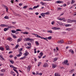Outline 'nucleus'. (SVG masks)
<instances>
[{"instance_id": "f257e3e1", "label": "nucleus", "mask_w": 76, "mask_h": 76, "mask_svg": "<svg viewBox=\"0 0 76 76\" xmlns=\"http://www.w3.org/2000/svg\"><path fill=\"white\" fill-rule=\"evenodd\" d=\"M2 7H4V8H5V9H6V10H7V12H8V11H7V10H8V9L7 7V6H6V5L4 4L2 5Z\"/></svg>"}, {"instance_id": "f03ea898", "label": "nucleus", "mask_w": 76, "mask_h": 76, "mask_svg": "<svg viewBox=\"0 0 76 76\" xmlns=\"http://www.w3.org/2000/svg\"><path fill=\"white\" fill-rule=\"evenodd\" d=\"M67 63H69L68 60H66V61H64V62L62 63V64H63V65H65V64H66Z\"/></svg>"}, {"instance_id": "7ed1b4c3", "label": "nucleus", "mask_w": 76, "mask_h": 76, "mask_svg": "<svg viewBox=\"0 0 76 76\" xmlns=\"http://www.w3.org/2000/svg\"><path fill=\"white\" fill-rule=\"evenodd\" d=\"M76 22V20H69L68 21V22H69V23H72V22Z\"/></svg>"}, {"instance_id": "20e7f679", "label": "nucleus", "mask_w": 76, "mask_h": 76, "mask_svg": "<svg viewBox=\"0 0 76 76\" xmlns=\"http://www.w3.org/2000/svg\"><path fill=\"white\" fill-rule=\"evenodd\" d=\"M58 43V44H62L63 43V42H64V41H63V40H61L59 41H58V42H57Z\"/></svg>"}, {"instance_id": "39448f33", "label": "nucleus", "mask_w": 76, "mask_h": 76, "mask_svg": "<svg viewBox=\"0 0 76 76\" xmlns=\"http://www.w3.org/2000/svg\"><path fill=\"white\" fill-rule=\"evenodd\" d=\"M52 67L53 69H54V68H56L57 67V65L54 64H52Z\"/></svg>"}, {"instance_id": "423d86ee", "label": "nucleus", "mask_w": 76, "mask_h": 76, "mask_svg": "<svg viewBox=\"0 0 76 76\" xmlns=\"http://www.w3.org/2000/svg\"><path fill=\"white\" fill-rule=\"evenodd\" d=\"M69 52L71 53L72 54H74V51L70 49L69 50Z\"/></svg>"}, {"instance_id": "0eeeda50", "label": "nucleus", "mask_w": 76, "mask_h": 76, "mask_svg": "<svg viewBox=\"0 0 76 76\" xmlns=\"http://www.w3.org/2000/svg\"><path fill=\"white\" fill-rule=\"evenodd\" d=\"M31 67L29 65L27 68V71L28 72H29V71H30V70L31 69Z\"/></svg>"}, {"instance_id": "6e6552de", "label": "nucleus", "mask_w": 76, "mask_h": 76, "mask_svg": "<svg viewBox=\"0 0 76 76\" xmlns=\"http://www.w3.org/2000/svg\"><path fill=\"white\" fill-rule=\"evenodd\" d=\"M28 54H29V53H28V51H27V50H26L25 53H24L25 56H28Z\"/></svg>"}, {"instance_id": "1a4fd4ad", "label": "nucleus", "mask_w": 76, "mask_h": 76, "mask_svg": "<svg viewBox=\"0 0 76 76\" xmlns=\"http://www.w3.org/2000/svg\"><path fill=\"white\" fill-rule=\"evenodd\" d=\"M63 2L62 1H56V3H63Z\"/></svg>"}, {"instance_id": "9d476101", "label": "nucleus", "mask_w": 76, "mask_h": 76, "mask_svg": "<svg viewBox=\"0 0 76 76\" xmlns=\"http://www.w3.org/2000/svg\"><path fill=\"white\" fill-rule=\"evenodd\" d=\"M35 36L36 37H37V38H42V37L39 36V35L36 34L35 35Z\"/></svg>"}, {"instance_id": "9b49d317", "label": "nucleus", "mask_w": 76, "mask_h": 76, "mask_svg": "<svg viewBox=\"0 0 76 76\" xmlns=\"http://www.w3.org/2000/svg\"><path fill=\"white\" fill-rule=\"evenodd\" d=\"M43 67H48V65H47V63H45L44 65H43Z\"/></svg>"}, {"instance_id": "f8f14e48", "label": "nucleus", "mask_w": 76, "mask_h": 76, "mask_svg": "<svg viewBox=\"0 0 76 76\" xmlns=\"http://www.w3.org/2000/svg\"><path fill=\"white\" fill-rule=\"evenodd\" d=\"M0 60H4V58H3L2 56H0Z\"/></svg>"}, {"instance_id": "ddd939ff", "label": "nucleus", "mask_w": 76, "mask_h": 76, "mask_svg": "<svg viewBox=\"0 0 76 76\" xmlns=\"http://www.w3.org/2000/svg\"><path fill=\"white\" fill-rule=\"evenodd\" d=\"M55 76H60V75L58 73H56L55 74Z\"/></svg>"}, {"instance_id": "4468645a", "label": "nucleus", "mask_w": 76, "mask_h": 76, "mask_svg": "<svg viewBox=\"0 0 76 76\" xmlns=\"http://www.w3.org/2000/svg\"><path fill=\"white\" fill-rule=\"evenodd\" d=\"M19 53H20L17 56V57H20V56H21V55H22V52H19Z\"/></svg>"}, {"instance_id": "2eb2a0df", "label": "nucleus", "mask_w": 76, "mask_h": 76, "mask_svg": "<svg viewBox=\"0 0 76 76\" xmlns=\"http://www.w3.org/2000/svg\"><path fill=\"white\" fill-rule=\"evenodd\" d=\"M57 22L60 25H63V23H62L58 21H57Z\"/></svg>"}, {"instance_id": "dca6fc26", "label": "nucleus", "mask_w": 76, "mask_h": 76, "mask_svg": "<svg viewBox=\"0 0 76 76\" xmlns=\"http://www.w3.org/2000/svg\"><path fill=\"white\" fill-rule=\"evenodd\" d=\"M74 71H75V70L74 69H72L70 70V72L71 73H72L73 72H74Z\"/></svg>"}, {"instance_id": "f3484780", "label": "nucleus", "mask_w": 76, "mask_h": 76, "mask_svg": "<svg viewBox=\"0 0 76 76\" xmlns=\"http://www.w3.org/2000/svg\"><path fill=\"white\" fill-rule=\"evenodd\" d=\"M21 33L22 34H26V35H28V32H21Z\"/></svg>"}, {"instance_id": "a211bd4d", "label": "nucleus", "mask_w": 76, "mask_h": 76, "mask_svg": "<svg viewBox=\"0 0 76 76\" xmlns=\"http://www.w3.org/2000/svg\"><path fill=\"white\" fill-rule=\"evenodd\" d=\"M9 30V28H5L4 29V31H7V30Z\"/></svg>"}, {"instance_id": "6ab92c4d", "label": "nucleus", "mask_w": 76, "mask_h": 76, "mask_svg": "<svg viewBox=\"0 0 76 76\" xmlns=\"http://www.w3.org/2000/svg\"><path fill=\"white\" fill-rule=\"evenodd\" d=\"M45 13H42L41 14V16H42V17H45Z\"/></svg>"}, {"instance_id": "aec40b11", "label": "nucleus", "mask_w": 76, "mask_h": 76, "mask_svg": "<svg viewBox=\"0 0 76 76\" xmlns=\"http://www.w3.org/2000/svg\"><path fill=\"white\" fill-rule=\"evenodd\" d=\"M1 72H2V73H4L5 72V70L2 69H1Z\"/></svg>"}, {"instance_id": "412c9836", "label": "nucleus", "mask_w": 76, "mask_h": 76, "mask_svg": "<svg viewBox=\"0 0 76 76\" xmlns=\"http://www.w3.org/2000/svg\"><path fill=\"white\" fill-rule=\"evenodd\" d=\"M39 7V5H37L36 6H34L33 7V9H36V8H37V7Z\"/></svg>"}, {"instance_id": "4be33fe9", "label": "nucleus", "mask_w": 76, "mask_h": 76, "mask_svg": "<svg viewBox=\"0 0 76 76\" xmlns=\"http://www.w3.org/2000/svg\"><path fill=\"white\" fill-rule=\"evenodd\" d=\"M7 40H9L10 41H12V39L11 38H7Z\"/></svg>"}, {"instance_id": "5701e85b", "label": "nucleus", "mask_w": 76, "mask_h": 76, "mask_svg": "<svg viewBox=\"0 0 76 76\" xmlns=\"http://www.w3.org/2000/svg\"><path fill=\"white\" fill-rule=\"evenodd\" d=\"M41 39H45V40H46L47 41H48V40H47V38H44L43 37H42L41 38Z\"/></svg>"}, {"instance_id": "b1692460", "label": "nucleus", "mask_w": 76, "mask_h": 76, "mask_svg": "<svg viewBox=\"0 0 76 76\" xmlns=\"http://www.w3.org/2000/svg\"><path fill=\"white\" fill-rule=\"evenodd\" d=\"M0 50H1V51H3V50H4V48L2 47H0Z\"/></svg>"}, {"instance_id": "393cba45", "label": "nucleus", "mask_w": 76, "mask_h": 76, "mask_svg": "<svg viewBox=\"0 0 76 76\" xmlns=\"http://www.w3.org/2000/svg\"><path fill=\"white\" fill-rule=\"evenodd\" d=\"M11 32L12 33H16V31H15V30H12L11 31Z\"/></svg>"}, {"instance_id": "a878e982", "label": "nucleus", "mask_w": 76, "mask_h": 76, "mask_svg": "<svg viewBox=\"0 0 76 76\" xmlns=\"http://www.w3.org/2000/svg\"><path fill=\"white\" fill-rule=\"evenodd\" d=\"M36 45L37 46H38L39 45V43H38V41H36L35 42Z\"/></svg>"}, {"instance_id": "bb28decb", "label": "nucleus", "mask_w": 76, "mask_h": 76, "mask_svg": "<svg viewBox=\"0 0 76 76\" xmlns=\"http://www.w3.org/2000/svg\"><path fill=\"white\" fill-rule=\"evenodd\" d=\"M4 19H9V17L7 16H5L4 18Z\"/></svg>"}, {"instance_id": "cd10ccee", "label": "nucleus", "mask_w": 76, "mask_h": 76, "mask_svg": "<svg viewBox=\"0 0 76 76\" xmlns=\"http://www.w3.org/2000/svg\"><path fill=\"white\" fill-rule=\"evenodd\" d=\"M39 55H40V57H42V55H43V53L42 52H41L39 54Z\"/></svg>"}, {"instance_id": "c85d7f7f", "label": "nucleus", "mask_w": 76, "mask_h": 76, "mask_svg": "<svg viewBox=\"0 0 76 76\" xmlns=\"http://www.w3.org/2000/svg\"><path fill=\"white\" fill-rule=\"evenodd\" d=\"M52 29H54V30H57V28L55 27H52Z\"/></svg>"}, {"instance_id": "c756f323", "label": "nucleus", "mask_w": 76, "mask_h": 76, "mask_svg": "<svg viewBox=\"0 0 76 76\" xmlns=\"http://www.w3.org/2000/svg\"><path fill=\"white\" fill-rule=\"evenodd\" d=\"M57 60V58H54L53 59V62H54V61H56Z\"/></svg>"}, {"instance_id": "7c9ffc66", "label": "nucleus", "mask_w": 76, "mask_h": 76, "mask_svg": "<svg viewBox=\"0 0 76 76\" xmlns=\"http://www.w3.org/2000/svg\"><path fill=\"white\" fill-rule=\"evenodd\" d=\"M26 58V57L25 56H24L23 57L21 58L20 59V60H22V59H24V58Z\"/></svg>"}, {"instance_id": "2f4dec72", "label": "nucleus", "mask_w": 76, "mask_h": 76, "mask_svg": "<svg viewBox=\"0 0 76 76\" xmlns=\"http://www.w3.org/2000/svg\"><path fill=\"white\" fill-rule=\"evenodd\" d=\"M17 16H18V17H21V15L19 14H17Z\"/></svg>"}, {"instance_id": "473e14b6", "label": "nucleus", "mask_w": 76, "mask_h": 76, "mask_svg": "<svg viewBox=\"0 0 76 76\" xmlns=\"http://www.w3.org/2000/svg\"><path fill=\"white\" fill-rule=\"evenodd\" d=\"M10 62L12 64H13V63H14V61H10Z\"/></svg>"}, {"instance_id": "72a5a7b5", "label": "nucleus", "mask_w": 76, "mask_h": 76, "mask_svg": "<svg viewBox=\"0 0 76 76\" xmlns=\"http://www.w3.org/2000/svg\"><path fill=\"white\" fill-rule=\"evenodd\" d=\"M18 47H19V45H17L15 47V48L16 49L17 48H18Z\"/></svg>"}, {"instance_id": "f704fd0d", "label": "nucleus", "mask_w": 76, "mask_h": 76, "mask_svg": "<svg viewBox=\"0 0 76 76\" xmlns=\"http://www.w3.org/2000/svg\"><path fill=\"white\" fill-rule=\"evenodd\" d=\"M75 2V1L74 0H72L71 2V4H73V3H74Z\"/></svg>"}, {"instance_id": "c9c22d12", "label": "nucleus", "mask_w": 76, "mask_h": 76, "mask_svg": "<svg viewBox=\"0 0 76 76\" xmlns=\"http://www.w3.org/2000/svg\"><path fill=\"white\" fill-rule=\"evenodd\" d=\"M51 38H52L51 36H50L48 37V39H51Z\"/></svg>"}, {"instance_id": "e433bc0d", "label": "nucleus", "mask_w": 76, "mask_h": 76, "mask_svg": "<svg viewBox=\"0 0 76 76\" xmlns=\"http://www.w3.org/2000/svg\"><path fill=\"white\" fill-rule=\"evenodd\" d=\"M26 8H27V6H25L23 7V9H26Z\"/></svg>"}, {"instance_id": "4c0bfd02", "label": "nucleus", "mask_w": 76, "mask_h": 76, "mask_svg": "<svg viewBox=\"0 0 76 76\" xmlns=\"http://www.w3.org/2000/svg\"><path fill=\"white\" fill-rule=\"evenodd\" d=\"M20 40H21V39H18L17 40V42H19L20 41Z\"/></svg>"}, {"instance_id": "58836bf2", "label": "nucleus", "mask_w": 76, "mask_h": 76, "mask_svg": "<svg viewBox=\"0 0 76 76\" xmlns=\"http://www.w3.org/2000/svg\"><path fill=\"white\" fill-rule=\"evenodd\" d=\"M37 50V49L36 48L34 49V53H37V51L36 50Z\"/></svg>"}, {"instance_id": "ea45409f", "label": "nucleus", "mask_w": 76, "mask_h": 76, "mask_svg": "<svg viewBox=\"0 0 76 76\" xmlns=\"http://www.w3.org/2000/svg\"><path fill=\"white\" fill-rule=\"evenodd\" d=\"M10 67H11L12 68H14V66L12 65H10Z\"/></svg>"}, {"instance_id": "a19ab883", "label": "nucleus", "mask_w": 76, "mask_h": 76, "mask_svg": "<svg viewBox=\"0 0 76 76\" xmlns=\"http://www.w3.org/2000/svg\"><path fill=\"white\" fill-rule=\"evenodd\" d=\"M66 31H70V28H68L66 29Z\"/></svg>"}, {"instance_id": "79ce46f5", "label": "nucleus", "mask_w": 76, "mask_h": 76, "mask_svg": "<svg viewBox=\"0 0 76 76\" xmlns=\"http://www.w3.org/2000/svg\"><path fill=\"white\" fill-rule=\"evenodd\" d=\"M8 27L7 28H8V29H9V28H12V26H8Z\"/></svg>"}, {"instance_id": "37998d69", "label": "nucleus", "mask_w": 76, "mask_h": 76, "mask_svg": "<svg viewBox=\"0 0 76 76\" xmlns=\"http://www.w3.org/2000/svg\"><path fill=\"white\" fill-rule=\"evenodd\" d=\"M31 46H28L27 47H26V48H27V49H29V48H31Z\"/></svg>"}, {"instance_id": "c03bdc74", "label": "nucleus", "mask_w": 76, "mask_h": 76, "mask_svg": "<svg viewBox=\"0 0 76 76\" xmlns=\"http://www.w3.org/2000/svg\"><path fill=\"white\" fill-rule=\"evenodd\" d=\"M50 13V12H47L46 13H45V15H48Z\"/></svg>"}, {"instance_id": "a18cd8bd", "label": "nucleus", "mask_w": 76, "mask_h": 76, "mask_svg": "<svg viewBox=\"0 0 76 76\" xmlns=\"http://www.w3.org/2000/svg\"><path fill=\"white\" fill-rule=\"evenodd\" d=\"M64 18H60L59 20H64Z\"/></svg>"}, {"instance_id": "49530a36", "label": "nucleus", "mask_w": 76, "mask_h": 76, "mask_svg": "<svg viewBox=\"0 0 76 76\" xmlns=\"http://www.w3.org/2000/svg\"><path fill=\"white\" fill-rule=\"evenodd\" d=\"M72 42L70 41H69L68 42V44H72Z\"/></svg>"}, {"instance_id": "de8ad7c7", "label": "nucleus", "mask_w": 76, "mask_h": 76, "mask_svg": "<svg viewBox=\"0 0 76 76\" xmlns=\"http://www.w3.org/2000/svg\"><path fill=\"white\" fill-rule=\"evenodd\" d=\"M33 9H34V8H32L31 7H30L29 9V10H32Z\"/></svg>"}, {"instance_id": "09e8293b", "label": "nucleus", "mask_w": 76, "mask_h": 76, "mask_svg": "<svg viewBox=\"0 0 76 76\" xmlns=\"http://www.w3.org/2000/svg\"><path fill=\"white\" fill-rule=\"evenodd\" d=\"M40 75V76H41V75H42V73H40L39 74H38V73H37L36 75Z\"/></svg>"}, {"instance_id": "8fccbe9b", "label": "nucleus", "mask_w": 76, "mask_h": 76, "mask_svg": "<svg viewBox=\"0 0 76 76\" xmlns=\"http://www.w3.org/2000/svg\"><path fill=\"white\" fill-rule=\"evenodd\" d=\"M14 0H11V3L12 4L13 3V1Z\"/></svg>"}, {"instance_id": "3c124183", "label": "nucleus", "mask_w": 76, "mask_h": 76, "mask_svg": "<svg viewBox=\"0 0 76 76\" xmlns=\"http://www.w3.org/2000/svg\"><path fill=\"white\" fill-rule=\"evenodd\" d=\"M28 45H29V46H31V43H28Z\"/></svg>"}, {"instance_id": "603ef678", "label": "nucleus", "mask_w": 76, "mask_h": 76, "mask_svg": "<svg viewBox=\"0 0 76 76\" xmlns=\"http://www.w3.org/2000/svg\"><path fill=\"white\" fill-rule=\"evenodd\" d=\"M16 31H21V30L19 29H17L16 30Z\"/></svg>"}, {"instance_id": "864d4df0", "label": "nucleus", "mask_w": 76, "mask_h": 76, "mask_svg": "<svg viewBox=\"0 0 76 76\" xmlns=\"http://www.w3.org/2000/svg\"><path fill=\"white\" fill-rule=\"evenodd\" d=\"M0 26H1V27L2 28V27H4V24H2Z\"/></svg>"}, {"instance_id": "5fc2aeb1", "label": "nucleus", "mask_w": 76, "mask_h": 76, "mask_svg": "<svg viewBox=\"0 0 76 76\" xmlns=\"http://www.w3.org/2000/svg\"><path fill=\"white\" fill-rule=\"evenodd\" d=\"M13 38H16V36L14 35H13Z\"/></svg>"}, {"instance_id": "6e6d98bb", "label": "nucleus", "mask_w": 76, "mask_h": 76, "mask_svg": "<svg viewBox=\"0 0 76 76\" xmlns=\"http://www.w3.org/2000/svg\"><path fill=\"white\" fill-rule=\"evenodd\" d=\"M57 9L58 10H61V8H58Z\"/></svg>"}, {"instance_id": "4d7b16f0", "label": "nucleus", "mask_w": 76, "mask_h": 76, "mask_svg": "<svg viewBox=\"0 0 76 76\" xmlns=\"http://www.w3.org/2000/svg\"><path fill=\"white\" fill-rule=\"evenodd\" d=\"M23 50V49L22 48H20V51H22V50Z\"/></svg>"}, {"instance_id": "13d9d810", "label": "nucleus", "mask_w": 76, "mask_h": 76, "mask_svg": "<svg viewBox=\"0 0 76 76\" xmlns=\"http://www.w3.org/2000/svg\"><path fill=\"white\" fill-rule=\"evenodd\" d=\"M48 32H50V33H52V31H48Z\"/></svg>"}, {"instance_id": "bf43d9fd", "label": "nucleus", "mask_w": 76, "mask_h": 76, "mask_svg": "<svg viewBox=\"0 0 76 76\" xmlns=\"http://www.w3.org/2000/svg\"><path fill=\"white\" fill-rule=\"evenodd\" d=\"M28 41V39H27V38H25L24 39V41Z\"/></svg>"}, {"instance_id": "052dcab7", "label": "nucleus", "mask_w": 76, "mask_h": 76, "mask_svg": "<svg viewBox=\"0 0 76 76\" xmlns=\"http://www.w3.org/2000/svg\"><path fill=\"white\" fill-rule=\"evenodd\" d=\"M5 26V27H8V25H4V27Z\"/></svg>"}, {"instance_id": "680f3d73", "label": "nucleus", "mask_w": 76, "mask_h": 76, "mask_svg": "<svg viewBox=\"0 0 76 76\" xmlns=\"http://www.w3.org/2000/svg\"><path fill=\"white\" fill-rule=\"evenodd\" d=\"M14 15H16V16H17L18 14L16 13L15 12H14Z\"/></svg>"}, {"instance_id": "e2e57ef3", "label": "nucleus", "mask_w": 76, "mask_h": 76, "mask_svg": "<svg viewBox=\"0 0 76 76\" xmlns=\"http://www.w3.org/2000/svg\"><path fill=\"white\" fill-rule=\"evenodd\" d=\"M54 21H52L51 22V24L52 25H54Z\"/></svg>"}, {"instance_id": "0e129e2a", "label": "nucleus", "mask_w": 76, "mask_h": 76, "mask_svg": "<svg viewBox=\"0 0 76 76\" xmlns=\"http://www.w3.org/2000/svg\"><path fill=\"white\" fill-rule=\"evenodd\" d=\"M27 41H30V38H27Z\"/></svg>"}, {"instance_id": "69168bd1", "label": "nucleus", "mask_w": 76, "mask_h": 76, "mask_svg": "<svg viewBox=\"0 0 76 76\" xmlns=\"http://www.w3.org/2000/svg\"><path fill=\"white\" fill-rule=\"evenodd\" d=\"M22 5V4L20 3L19 4V6H20Z\"/></svg>"}, {"instance_id": "338daca9", "label": "nucleus", "mask_w": 76, "mask_h": 76, "mask_svg": "<svg viewBox=\"0 0 76 76\" xmlns=\"http://www.w3.org/2000/svg\"><path fill=\"white\" fill-rule=\"evenodd\" d=\"M34 60L35 61H37V58H34Z\"/></svg>"}, {"instance_id": "774afa93", "label": "nucleus", "mask_w": 76, "mask_h": 76, "mask_svg": "<svg viewBox=\"0 0 76 76\" xmlns=\"http://www.w3.org/2000/svg\"><path fill=\"white\" fill-rule=\"evenodd\" d=\"M30 41H34V39H30Z\"/></svg>"}]
</instances>
